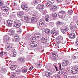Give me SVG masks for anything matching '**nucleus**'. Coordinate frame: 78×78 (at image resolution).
<instances>
[{
  "mask_svg": "<svg viewBox=\"0 0 78 78\" xmlns=\"http://www.w3.org/2000/svg\"><path fill=\"white\" fill-rule=\"evenodd\" d=\"M21 8L23 10H27L28 9V6L26 4H23L21 5Z\"/></svg>",
  "mask_w": 78,
  "mask_h": 78,
  "instance_id": "21",
  "label": "nucleus"
},
{
  "mask_svg": "<svg viewBox=\"0 0 78 78\" xmlns=\"http://www.w3.org/2000/svg\"><path fill=\"white\" fill-rule=\"evenodd\" d=\"M37 51L38 52H41V53L44 51V50H42V49L41 48H38Z\"/></svg>",
  "mask_w": 78,
  "mask_h": 78,
  "instance_id": "38",
  "label": "nucleus"
},
{
  "mask_svg": "<svg viewBox=\"0 0 78 78\" xmlns=\"http://www.w3.org/2000/svg\"><path fill=\"white\" fill-rule=\"evenodd\" d=\"M21 69L22 70V73H26L27 72V71H28V69L27 68V67L25 66H24L21 68Z\"/></svg>",
  "mask_w": 78,
  "mask_h": 78,
  "instance_id": "16",
  "label": "nucleus"
},
{
  "mask_svg": "<svg viewBox=\"0 0 78 78\" xmlns=\"http://www.w3.org/2000/svg\"><path fill=\"white\" fill-rule=\"evenodd\" d=\"M3 42L4 44H6L8 43V41L9 39H10V37H9L8 36L5 35L3 37Z\"/></svg>",
  "mask_w": 78,
  "mask_h": 78,
  "instance_id": "6",
  "label": "nucleus"
},
{
  "mask_svg": "<svg viewBox=\"0 0 78 78\" xmlns=\"http://www.w3.org/2000/svg\"><path fill=\"white\" fill-rule=\"evenodd\" d=\"M66 58H67V59L70 58V56H67L66 57Z\"/></svg>",
  "mask_w": 78,
  "mask_h": 78,
  "instance_id": "59",
  "label": "nucleus"
},
{
  "mask_svg": "<svg viewBox=\"0 0 78 78\" xmlns=\"http://www.w3.org/2000/svg\"><path fill=\"white\" fill-rule=\"evenodd\" d=\"M41 67H42V65H41V64H38V67L39 68H41Z\"/></svg>",
  "mask_w": 78,
  "mask_h": 78,
  "instance_id": "52",
  "label": "nucleus"
},
{
  "mask_svg": "<svg viewBox=\"0 0 78 78\" xmlns=\"http://www.w3.org/2000/svg\"><path fill=\"white\" fill-rule=\"evenodd\" d=\"M44 29V32H45L46 33H47V34H50V30L49 29H48L47 28Z\"/></svg>",
  "mask_w": 78,
  "mask_h": 78,
  "instance_id": "27",
  "label": "nucleus"
},
{
  "mask_svg": "<svg viewBox=\"0 0 78 78\" xmlns=\"http://www.w3.org/2000/svg\"><path fill=\"white\" fill-rule=\"evenodd\" d=\"M38 19H39V17L37 16H36L32 17L31 21L33 23H35L37 21Z\"/></svg>",
  "mask_w": 78,
  "mask_h": 78,
  "instance_id": "5",
  "label": "nucleus"
},
{
  "mask_svg": "<svg viewBox=\"0 0 78 78\" xmlns=\"http://www.w3.org/2000/svg\"><path fill=\"white\" fill-rule=\"evenodd\" d=\"M3 15L4 16H5V17H7L8 16V13H5L3 14Z\"/></svg>",
  "mask_w": 78,
  "mask_h": 78,
  "instance_id": "48",
  "label": "nucleus"
},
{
  "mask_svg": "<svg viewBox=\"0 0 78 78\" xmlns=\"http://www.w3.org/2000/svg\"><path fill=\"white\" fill-rule=\"evenodd\" d=\"M16 3H14L13 4V6H16Z\"/></svg>",
  "mask_w": 78,
  "mask_h": 78,
  "instance_id": "61",
  "label": "nucleus"
},
{
  "mask_svg": "<svg viewBox=\"0 0 78 78\" xmlns=\"http://www.w3.org/2000/svg\"><path fill=\"white\" fill-rule=\"evenodd\" d=\"M2 70L3 71V72H6V69L5 68H3Z\"/></svg>",
  "mask_w": 78,
  "mask_h": 78,
  "instance_id": "57",
  "label": "nucleus"
},
{
  "mask_svg": "<svg viewBox=\"0 0 78 78\" xmlns=\"http://www.w3.org/2000/svg\"><path fill=\"white\" fill-rule=\"evenodd\" d=\"M74 56H75L76 57H78V52L74 54Z\"/></svg>",
  "mask_w": 78,
  "mask_h": 78,
  "instance_id": "51",
  "label": "nucleus"
},
{
  "mask_svg": "<svg viewBox=\"0 0 78 78\" xmlns=\"http://www.w3.org/2000/svg\"><path fill=\"white\" fill-rule=\"evenodd\" d=\"M41 2V0H34V3L35 4H38Z\"/></svg>",
  "mask_w": 78,
  "mask_h": 78,
  "instance_id": "32",
  "label": "nucleus"
},
{
  "mask_svg": "<svg viewBox=\"0 0 78 78\" xmlns=\"http://www.w3.org/2000/svg\"><path fill=\"white\" fill-rule=\"evenodd\" d=\"M36 37L37 38L39 39V38H41V34H39L37 35Z\"/></svg>",
  "mask_w": 78,
  "mask_h": 78,
  "instance_id": "44",
  "label": "nucleus"
},
{
  "mask_svg": "<svg viewBox=\"0 0 78 78\" xmlns=\"http://www.w3.org/2000/svg\"><path fill=\"white\" fill-rule=\"evenodd\" d=\"M32 42H36V38L35 37H33L31 39Z\"/></svg>",
  "mask_w": 78,
  "mask_h": 78,
  "instance_id": "41",
  "label": "nucleus"
},
{
  "mask_svg": "<svg viewBox=\"0 0 78 78\" xmlns=\"http://www.w3.org/2000/svg\"><path fill=\"white\" fill-rule=\"evenodd\" d=\"M78 68H73L71 70V72L73 74H76L78 73Z\"/></svg>",
  "mask_w": 78,
  "mask_h": 78,
  "instance_id": "13",
  "label": "nucleus"
},
{
  "mask_svg": "<svg viewBox=\"0 0 78 78\" xmlns=\"http://www.w3.org/2000/svg\"><path fill=\"white\" fill-rule=\"evenodd\" d=\"M73 13V11L71 10H68V14L69 15H71Z\"/></svg>",
  "mask_w": 78,
  "mask_h": 78,
  "instance_id": "39",
  "label": "nucleus"
},
{
  "mask_svg": "<svg viewBox=\"0 0 78 78\" xmlns=\"http://www.w3.org/2000/svg\"><path fill=\"white\" fill-rule=\"evenodd\" d=\"M8 45V44H6L5 47V48L7 50H10V49H11V48H12V47H10V46H9V45Z\"/></svg>",
  "mask_w": 78,
  "mask_h": 78,
  "instance_id": "31",
  "label": "nucleus"
},
{
  "mask_svg": "<svg viewBox=\"0 0 78 78\" xmlns=\"http://www.w3.org/2000/svg\"><path fill=\"white\" fill-rule=\"evenodd\" d=\"M21 72V71L20 70H18L17 71V72H18L19 73H20Z\"/></svg>",
  "mask_w": 78,
  "mask_h": 78,
  "instance_id": "62",
  "label": "nucleus"
},
{
  "mask_svg": "<svg viewBox=\"0 0 78 78\" xmlns=\"http://www.w3.org/2000/svg\"><path fill=\"white\" fill-rule=\"evenodd\" d=\"M16 74L15 73H13L11 76V78H16Z\"/></svg>",
  "mask_w": 78,
  "mask_h": 78,
  "instance_id": "35",
  "label": "nucleus"
},
{
  "mask_svg": "<svg viewBox=\"0 0 78 78\" xmlns=\"http://www.w3.org/2000/svg\"><path fill=\"white\" fill-rule=\"evenodd\" d=\"M68 64H69V61L68 60H64L62 63V65L63 67H67Z\"/></svg>",
  "mask_w": 78,
  "mask_h": 78,
  "instance_id": "8",
  "label": "nucleus"
},
{
  "mask_svg": "<svg viewBox=\"0 0 78 78\" xmlns=\"http://www.w3.org/2000/svg\"><path fill=\"white\" fill-rule=\"evenodd\" d=\"M19 61L22 64H23L25 62V59L23 58H21L19 59Z\"/></svg>",
  "mask_w": 78,
  "mask_h": 78,
  "instance_id": "34",
  "label": "nucleus"
},
{
  "mask_svg": "<svg viewBox=\"0 0 78 78\" xmlns=\"http://www.w3.org/2000/svg\"><path fill=\"white\" fill-rule=\"evenodd\" d=\"M51 75V73L50 72H46L45 73V76L46 77H48L49 76Z\"/></svg>",
  "mask_w": 78,
  "mask_h": 78,
  "instance_id": "29",
  "label": "nucleus"
},
{
  "mask_svg": "<svg viewBox=\"0 0 78 78\" xmlns=\"http://www.w3.org/2000/svg\"><path fill=\"white\" fill-rule=\"evenodd\" d=\"M2 10L5 12L9 11V8L6 6H3L2 8Z\"/></svg>",
  "mask_w": 78,
  "mask_h": 78,
  "instance_id": "14",
  "label": "nucleus"
},
{
  "mask_svg": "<svg viewBox=\"0 0 78 78\" xmlns=\"http://www.w3.org/2000/svg\"><path fill=\"white\" fill-rule=\"evenodd\" d=\"M58 16L59 18L64 19L66 16V12L63 11H61L59 12Z\"/></svg>",
  "mask_w": 78,
  "mask_h": 78,
  "instance_id": "2",
  "label": "nucleus"
},
{
  "mask_svg": "<svg viewBox=\"0 0 78 78\" xmlns=\"http://www.w3.org/2000/svg\"><path fill=\"white\" fill-rule=\"evenodd\" d=\"M60 29L62 33L65 34L67 33L68 32V30H69L68 27L66 26H63L60 27Z\"/></svg>",
  "mask_w": 78,
  "mask_h": 78,
  "instance_id": "3",
  "label": "nucleus"
},
{
  "mask_svg": "<svg viewBox=\"0 0 78 78\" xmlns=\"http://www.w3.org/2000/svg\"><path fill=\"white\" fill-rule=\"evenodd\" d=\"M51 33L53 35H54V36H55V35H56L57 34H58L59 33V30H51Z\"/></svg>",
  "mask_w": 78,
  "mask_h": 78,
  "instance_id": "12",
  "label": "nucleus"
},
{
  "mask_svg": "<svg viewBox=\"0 0 78 78\" xmlns=\"http://www.w3.org/2000/svg\"><path fill=\"white\" fill-rule=\"evenodd\" d=\"M2 18L0 16V22L2 21Z\"/></svg>",
  "mask_w": 78,
  "mask_h": 78,
  "instance_id": "63",
  "label": "nucleus"
},
{
  "mask_svg": "<svg viewBox=\"0 0 78 78\" xmlns=\"http://www.w3.org/2000/svg\"><path fill=\"white\" fill-rule=\"evenodd\" d=\"M69 20H70V22H71L70 24V29L72 31H75L77 28V27H76V24L74 23L72 24V23L74 22L73 21H72L73 20L72 19L69 18Z\"/></svg>",
  "mask_w": 78,
  "mask_h": 78,
  "instance_id": "1",
  "label": "nucleus"
},
{
  "mask_svg": "<svg viewBox=\"0 0 78 78\" xmlns=\"http://www.w3.org/2000/svg\"><path fill=\"white\" fill-rule=\"evenodd\" d=\"M48 45V43H46L45 44V45L44 46V47L45 48L47 47Z\"/></svg>",
  "mask_w": 78,
  "mask_h": 78,
  "instance_id": "50",
  "label": "nucleus"
},
{
  "mask_svg": "<svg viewBox=\"0 0 78 78\" xmlns=\"http://www.w3.org/2000/svg\"><path fill=\"white\" fill-rule=\"evenodd\" d=\"M44 5L42 4H38L37 6L38 10L41 11V10H43L44 7Z\"/></svg>",
  "mask_w": 78,
  "mask_h": 78,
  "instance_id": "9",
  "label": "nucleus"
},
{
  "mask_svg": "<svg viewBox=\"0 0 78 78\" xmlns=\"http://www.w3.org/2000/svg\"><path fill=\"white\" fill-rule=\"evenodd\" d=\"M13 23V21L12 20H8L6 21V24L9 27H11Z\"/></svg>",
  "mask_w": 78,
  "mask_h": 78,
  "instance_id": "10",
  "label": "nucleus"
},
{
  "mask_svg": "<svg viewBox=\"0 0 78 78\" xmlns=\"http://www.w3.org/2000/svg\"><path fill=\"white\" fill-rule=\"evenodd\" d=\"M15 33V31L14 30H10L9 31L8 34L9 36H11V35H14Z\"/></svg>",
  "mask_w": 78,
  "mask_h": 78,
  "instance_id": "25",
  "label": "nucleus"
},
{
  "mask_svg": "<svg viewBox=\"0 0 78 78\" xmlns=\"http://www.w3.org/2000/svg\"><path fill=\"white\" fill-rule=\"evenodd\" d=\"M69 37L70 38V39H75V35L74 34H70L69 35Z\"/></svg>",
  "mask_w": 78,
  "mask_h": 78,
  "instance_id": "26",
  "label": "nucleus"
},
{
  "mask_svg": "<svg viewBox=\"0 0 78 78\" xmlns=\"http://www.w3.org/2000/svg\"><path fill=\"white\" fill-rule=\"evenodd\" d=\"M45 22L44 20L40 21L39 22L40 27L42 28L43 29H45V28H46V27H45Z\"/></svg>",
  "mask_w": 78,
  "mask_h": 78,
  "instance_id": "7",
  "label": "nucleus"
},
{
  "mask_svg": "<svg viewBox=\"0 0 78 78\" xmlns=\"http://www.w3.org/2000/svg\"><path fill=\"white\" fill-rule=\"evenodd\" d=\"M24 19L25 22H27V23L29 22H30V19L28 16H25L24 17Z\"/></svg>",
  "mask_w": 78,
  "mask_h": 78,
  "instance_id": "19",
  "label": "nucleus"
},
{
  "mask_svg": "<svg viewBox=\"0 0 78 78\" xmlns=\"http://www.w3.org/2000/svg\"><path fill=\"white\" fill-rule=\"evenodd\" d=\"M52 55L54 56L55 58H57L58 56V54H56V52H54V53H53Z\"/></svg>",
  "mask_w": 78,
  "mask_h": 78,
  "instance_id": "40",
  "label": "nucleus"
},
{
  "mask_svg": "<svg viewBox=\"0 0 78 78\" xmlns=\"http://www.w3.org/2000/svg\"><path fill=\"white\" fill-rule=\"evenodd\" d=\"M53 66H55V67L56 70V71H58V70H59V69H58V67H57V66H56V65H55V64H54Z\"/></svg>",
  "mask_w": 78,
  "mask_h": 78,
  "instance_id": "46",
  "label": "nucleus"
},
{
  "mask_svg": "<svg viewBox=\"0 0 78 78\" xmlns=\"http://www.w3.org/2000/svg\"><path fill=\"white\" fill-rule=\"evenodd\" d=\"M16 17V16L15 15H12V18H13V19H14V18H15Z\"/></svg>",
  "mask_w": 78,
  "mask_h": 78,
  "instance_id": "53",
  "label": "nucleus"
},
{
  "mask_svg": "<svg viewBox=\"0 0 78 78\" xmlns=\"http://www.w3.org/2000/svg\"><path fill=\"white\" fill-rule=\"evenodd\" d=\"M58 66H59L58 69L60 70L61 71H59V72L58 73V74H60V73H61V72H62V70H64V68L61 69V63H59Z\"/></svg>",
  "mask_w": 78,
  "mask_h": 78,
  "instance_id": "23",
  "label": "nucleus"
},
{
  "mask_svg": "<svg viewBox=\"0 0 78 78\" xmlns=\"http://www.w3.org/2000/svg\"><path fill=\"white\" fill-rule=\"evenodd\" d=\"M52 17H53V18H54V19H55V18H56V17H57V14L55 13H53L52 14Z\"/></svg>",
  "mask_w": 78,
  "mask_h": 78,
  "instance_id": "36",
  "label": "nucleus"
},
{
  "mask_svg": "<svg viewBox=\"0 0 78 78\" xmlns=\"http://www.w3.org/2000/svg\"><path fill=\"white\" fill-rule=\"evenodd\" d=\"M76 56H75L74 55V56H73V59H76Z\"/></svg>",
  "mask_w": 78,
  "mask_h": 78,
  "instance_id": "60",
  "label": "nucleus"
},
{
  "mask_svg": "<svg viewBox=\"0 0 78 78\" xmlns=\"http://www.w3.org/2000/svg\"><path fill=\"white\" fill-rule=\"evenodd\" d=\"M3 5V1L0 0V6H2Z\"/></svg>",
  "mask_w": 78,
  "mask_h": 78,
  "instance_id": "47",
  "label": "nucleus"
},
{
  "mask_svg": "<svg viewBox=\"0 0 78 78\" xmlns=\"http://www.w3.org/2000/svg\"><path fill=\"white\" fill-rule=\"evenodd\" d=\"M56 25L57 27H61L63 26V23L60 21H57L56 23Z\"/></svg>",
  "mask_w": 78,
  "mask_h": 78,
  "instance_id": "20",
  "label": "nucleus"
},
{
  "mask_svg": "<svg viewBox=\"0 0 78 78\" xmlns=\"http://www.w3.org/2000/svg\"><path fill=\"white\" fill-rule=\"evenodd\" d=\"M17 32H18V33H21V32H22V29L21 28H20L18 29Z\"/></svg>",
  "mask_w": 78,
  "mask_h": 78,
  "instance_id": "45",
  "label": "nucleus"
},
{
  "mask_svg": "<svg viewBox=\"0 0 78 78\" xmlns=\"http://www.w3.org/2000/svg\"><path fill=\"white\" fill-rule=\"evenodd\" d=\"M29 45L30 47L32 48H34V47H36L37 46V44H35L34 43L31 42L30 44Z\"/></svg>",
  "mask_w": 78,
  "mask_h": 78,
  "instance_id": "22",
  "label": "nucleus"
},
{
  "mask_svg": "<svg viewBox=\"0 0 78 78\" xmlns=\"http://www.w3.org/2000/svg\"><path fill=\"white\" fill-rule=\"evenodd\" d=\"M32 69H33V66H31L29 68V70H32Z\"/></svg>",
  "mask_w": 78,
  "mask_h": 78,
  "instance_id": "56",
  "label": "nucleus"
},
{
  "mask_svg": "<svg viewBox=\"0 0 78 78\" xmlns=\"http://www.w3.org/2000/svg\"><path fill=\"white\" fill-rule=\"evenodd\" d=\"M55 59V57H54V56H53L51 57V59L52 60H53V59Z\"/></svg>",
  "mask_w": 78,
  "mask_h": 78,
  "instance_id": "55",
  "label": "nucleus"
},
{
  "mask_svg": "<svg viewBox=\"0 0 78 78\" xmlns=\"http://www.w3.org/2000/svg\"><path fill=\"white\" fill-rule=\"evenodd\" d=\"M46 5L47 7H50L52 5V3L51 2H47L46 3Z\"/></svg>",
  "mask_w": 78,
  "mask_h": 78,
  "instance_id": "24",
  "label": "nucleus"
},
{
  "mask_svg": "<svg viewBox=\"0 0 78 78\" xmlns=\"http://www.w3.org/2000/svg\"><path fill=\"white\" fill-rule=\"evenodd\" d=\"M16 69V65H13L11 66L10 69L12 70H14Z\"/></svg>",
  "mask_w": 78,
  "mask_h": 78,
  "instance_id": "30",
  "label": "nucleus"
},
{
  "mask_svg": "<svg viewBox=\"0 0 78 78\" xmlns=\"http://www.w3.org/2000/svg\"><path fill=\"white\" fill-rule=\"evenodd\" d=\"M47 12V10H45L44 11V12L43 13V14H46V13Z\"/></svg>",
  "mask_w": 78,
  "mask_h": 78,
  "instance_id": "54",
  "label": "nucleus"
},
{
  "mask_svg": "<svg viewBox=\"0 0 78 78\" xmlns=\"http://www.w3.org/2000/svg\"><path fill=\"white\" fill-rule=\"evenodd\" d=\"M41 41L42 43H45L47 42V39L45 37H43L41 39Z\"/></svg>",
  "mask_w": 78,
  "mask_h": 78,
  "instance_id": "18",
  "label": "nucleus"
},
{
  "mask_svg": "<svg viewBox=\"0 0 78 78\" xmlns=\"http://www.w3.org/2000/svg\"><path fill=\"white\" fill-rule=\"evenodd\" d=\"M52 9L53 11H56L57 9V7L56 5L53 6L52 7Z\"/></svg>",
  "mask_w": 78,
  "mask_h": 78,
  "instance_id": "37",
  "label": "nucleus"
},
{
  "mask_svg": "<svg viewBox=\"0 0 78 78\" xmlns=\"http://www.w3.org/2000/svg\"><path fill=\"white\" fill-rule=\"evenodd\" d=\"M32 16H34H34H37V12H33V13L32 14Z\"/></svg>",
  "mask_w": 78,
  "mask_h": 78,
  "instance_id": "43",
  "label": "nucleus"
},
{
  "mask_svg": "<svg viewBox=\"0 0 78 78\" xmlns=\"http://www.w3.org/2000/svg\"><path fill=\"white\" fill-rule=\"evenodd\" d=\"M56 1L59 2H62V0H56Z\"/></svg>",
  "mask_w": 78,
  "mask_h": 78,
  "instance_id": "58",
  "label": "nucleus"
},
{
  "mask_svg": "<svg viewBox=\"0 0 78 78\" xmlns=\"http://www.w3.org/2000/svg\"><path fill=\"white\" fill-rule=\"evenodd\" d=\"M18 16L19 17L22 18L23 17V12L22 11H20L17 13Z\"/></svg>",
  "mask_w": 78,
  "mask_h": 78,
  "instance_id": "17",
  "label": "nucleus"
},
{
  "mask_svg": "<svg viewBox=\"0 0 78 78\" xmlns=\"http://www.w3.org/2000/svg\"><path fill=\"white\" fill-rule=\"evenodd\" d=\"M14 38L15 39H16L15 41L16 42H19V40H18V39H19V35H18V34L16 35L15 36Z\"/></svg>",
  "mask_w": 78,
  "mask_h": 78,
  "instance_id": "28",
  "label": "nucleus"
},
{
  "mask_svg": "<svg viewBox=\"0 0 78 78\" xmlns=\"http://www.w3.org/2000/svg\"><path fill=\"white\" fill-rule=\"evenodd\" d=\"M55 78H58V76H56L55 77Z\"/></svg>",
  "mask_w": 78,
  "mask_h": 78,
  "instance_id": "64",
  "label": "nucleus"
},
{
  "mask_svg": "<svg viewBox=\"0 0 78 78\" xmlns=\"http://www.w3.org/2000/svg\"><path fill=\"white\" fill-rule=\"evenodd\" d=\"M43 18H45V20L46 22H49L50 20V17L49 15L44 16L42 17Z\"/></svg>",
  "mask_w": 78,
  "mask_h": 78,
  "instance_id": "15",
  "label": "nucleus"
},
{
  "mask_svg": "<svg viewBox=\"0 0 78 78\" xmlns=\"http://www.w3.org/2000/svg\"><path fill=\"white\" fill-rule=\"evenodd\" d=\"M56 41V43H58V44H59L61 42L62 44H64L66 43V41L63 40V37H62L59 38H57Z\"/></svg>",
  "mask_w": 78,
  "mask_h": 78,
  "instance_id": "4",
  "label": "nucleus"
},
{
  "mask_svg": "<svg viewBox=\"0 0 78 78\" xmlns=\"http://www.w3.org/2000/svg\"><path fill=\"white\" fill-rule=\"evenodd\" d=\"M6 52L5 51H1L0 52V57H2V56H3V55H5V54H6Z\"/></svg>",
  "mask_w": 78,
  "mask_h": 78,
  "instance_id": "33",
  "label": "nucleus"
},
{
  "mask_svg": "<svg viewBox=\"0 0 78 78\" xmlns=\"http://www.w3.org/2000/svg\"><path fill=\"white\" fill-rule=\"evenodd\" d=\"M14 25L16 28H19L20 26V22L17 21H15Z\"/></svg>",
  "mask_w": 78,
  "mask_h": 78,
  "instance_id": "11",
  "label": "nucleus"
},
{
  "mask_svg": "<svg viewBox=\"0 0 78 78\" xmlns=\"http://www.w3.org/2000/svg\"><path fill=\"white\" fill-rule=\"evenodd\" d=\"M16 54H17V53L16 52H14L13 53V57H16Z\"/></svg>",
  "mask_w": 78,
  "mask_h": 78,
  "instance_id": "49",
  "label": "nucleus"
},
{
  "mask_svg": "<svg viewBox=\"0 0 78 78\" xmlns=\"http://www.w3.org/2000/svg\"><path fill=\"white\" fill-rule=\"evenodd\" d=\"M49 25L51 27H53V26H54V23L53 22L50 23H49Z\"/></svg>",
  "mask_w": 78,
  "mask_h": 78,
  "instance_id": "42",
  "label": "nucleus"
}]
</instances>
